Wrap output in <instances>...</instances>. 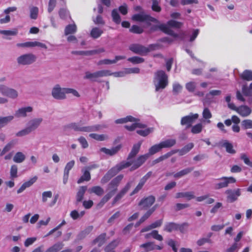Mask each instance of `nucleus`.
I'll return each instance as SVG.
<instances>
[{"label": "nucleus", "instance_id": "obj_1", "mask_svg": "<svg viewBox=\"0 0 252 252\" xmlns=\"http://www.w3.org/2000/svg\"><path fill=\"white\" fill-rule=\"evenodd\" d=\"M182 25V23L173 20L168 21L166 24H161L157 19L143 13V29H146L148 32L159 30L175 38L178 37V34L175 33L169 27L180 28Z\"/></svg>", "mask_w": 252, "mask_h": 252}, {"label": "nucleus", "instance_id": "obj_2", "mask_svg": "<svg viewBox=\"0 0 252 252\" xmlns=\"http://www.w3.org/2000/svg\"><path fill=\"white\" fill-rule=\"evenodd\" d=\"M140 147V142H138V143L134 144L133 146L132 150L127 158V161H123L119 164L120 165V169H123L130 166H131L130 170L132 171L136 169L141 165L142 156H139L136 160H133V158L138 153Z\"/></svg>", "mask_w": 252, "mask_h": 252}, {"label": "nucleus", "instance_id": "obj_3", "mask_svg": "<svg viewBox=\"0 0 252 252\" xmlns=\"http://www.w3.org/2000/svg\"><path fill=\"white\" fill-rule=\"evenodd\" d=\"M154 84L156 92H159L165 89L168 85V76L162 70H158L155 73Z\"/></svg>", "mask_w": 252, "mask_h": 252}, {"label": "nucleus", "instance_id": "obj_4", "mask_svg": "<svg viewBox=\"0 0 252 252\" xmlns=\"http://www.w3.org/2000/svg\"><path fill=\"white\" fill-rule=\"evenodd\" d=\"M128 122H134V123L130 126L126 125L125 127L129 131H133L136 128H139V129L136 130V132L140 135H142V125L140 123H137L136 119L135 118L131 116H128L125 118L117 119L115 121V123L117 124H124Z\"/></svg>", "mask_w": 252, "mask_h": 252}, {"label": "nucleus", "instance_id": "obj_5", "mask_svg": "<svg viewBox=\"0 0 252 252\" xmlns=\"http://www.w3.org/2000/svg\"><path fill=\"white\" fill-rule=\"evenodd\" d=\"M69 127L77 131L92 132L98 131L105 127V126L100 125L83 126L81 123H73L69 124Z\"/></svg>", "mask_w": 252, "mask_h": 252}, {"label": "nucleus", "instance_id": "obj_6", "mask_svg": "<svg viewBox=\"0 0 252 252\" xmlns=\"http://www.w3.org/2000/svg\"><path fill=\"white\" fill-rule=\"evenodd\" d=\"M36 60V56L32 53H27L18 57L16 60L17 63L20 65H28L33 63Z\"/></svg>", "mask_w": 252, "mask_h": 252}, {"label": "nucleus", "instance_id": "obj_7", "mask_svg": "<svg viewBox=\"0 0 252 252\" xmlns=\"http://www.w3.org/2000/svg\"><path fill=\"white\" fill-rule=\"evenodd\" d=\"M123 178V175H120L113 179L108 185L107 190L108 193L114 195L117 190L118 187Z\"/></svg>", "mask_w": 252, "mask_h": 252}, {"label": "nucleus", "instance_id": "obj_8", "mask_svg": "<svg viewBox=\"0 0 252 252\" xmlns=\"http://www.w3.org/2000/svg\"><path fill=\"white\" fill-rule=\"evenodd\" d=\"M0 94L13 99L18 96V92L15 90L4 84H0Z\"/></svg>", "mask_w": 252, "mask_h": 252}, {"label": "nucleus", "instance_id": "obj_9", "mask_svg": "<svg viewBox=\"0 0 252 252\" xmlns=\"http://www.w3.org/2000/svg\"><path fill=\"white\" fill-rule=\"evenodd\" d=\"M219 182L215 184V188L217 189L227 187L229 184L235 183L236 179L232 177H222L219 179Z\"/></svg>", "mask_w": 252, "mask_h": 252}, {"label": "nucleus", "instance_id": "obj_10", "mask_svg": "<svg viewBox=\"0 0 252 252\" xmlns=\"http://www.w3.org/2000/svg\"><path fill=\"white\" fill-rule=\"evenodd\" d=\"M53 97L57 99H63L65 98V88H61L60 85H55L52 91Z\"/></svg>", "mask_w": 252, "mask_h": 252}, {"label": "nucleus", "instance_id": "obj_11", "mask_svg": "<svg viewBox=\"0 0 252 252\" xmlns=\"http://www.w3.org/2000/svg\"><path fill=\"white\" fill-rule=\"evenodd\" d=\"M225 193L227 194V199L229 202H233L236 201L241 195V189H237L235 190L227 189Z\"/></svg>", "mask_w": 252, "mask_h": 252}, {"label": "nucleus", "instance_id": "obj_12", "mask_svg": "<svg viewBox=\"0 0 252 252\" xmlns=\"http://www.w3.org/2000/svg\"><path fill=\"white\" fill-rule=\"evenodd\" d=\"M198 114H190L189 115L185 116L181 119V124L187 125V127H190L191 124L198 118Z\"/></svg>", "mask_w": 252, "mask_h": 252}, {"label": "nucleus", "instance_id": "obj_13", "mask_svg": "<svg viewBox=\"0 0 252 252\" xmlns=\"http://www.w3.org/2000/svg\"><path fill=\"white\" fill-rule=\"evenodd\" d=\"M120 165L119 164L117 165L115 167L112 168L111 170H110L108 173L104 176V177L101 180V184H105L107 182L110 178L116 174L118 172L121 171L122 169H120Z\"/></svg>", "mask_w": 252, "mask_h": 252}, {"label": "nucleus", "instance_id": "obj_14", "mask_svg": "<svg viewBox=\"0 0 252 252\" xmlns=\"http://www.w3.org/2000/svg\"><path fill=\"white\" fill-rule=\"evenodd\" d=\"M42 121L43 119L42 118L33 119L28 122L27 126L32 132L38 127Z\"/></svg>", "mask_w": 252, "mask_h": 252}, {"label": "nucleus", "instance_id": "obj_15", "mask_svg": "<svg viewBox=\"0 0 252 252\" xmlns=\"http://www.w3.org/2000/svg\"><path fill=\"white\" fill-rule=\"evenodd\" d=\"M33 108L31 106L21 107L15 112V116L17 118H24L28 114L32 112Z\"/></svg>", "mask_w": 252, "mask_h": 252}, {"label": "nucleus", "instance_id": "obj_16", "mask_svg": "<svg viewBox=\"0 0 252 252\" xmlns=\"http://www.w3.org/2000/svg\"><path fill=\"white\" fill-rule=\"evenodd\" d=\"M37 177L34 176L30 179L29 181L24 183L20 188L17 190V193H20L23 192L27 188L31 187L37 180Z\"/></svg>", "mask_w": 252, "mask_h": 252}, {"label": "nucleus", "instance_id": "obj_17", "mask_svg": "<svg viewBox=\"0 0 252 252\" xmlns=\"http://www.w3.org/2000/svg\"><path fill=\"white\" fill-rule=\"evenodd\" d=\"M237 112L242 117H247L252 113V110L248 106L242 105L237 108Z\"/></svg>", "mask_w": 252, "mask_h": 252}, {"label": "nucleus", "instance_id": "obj_18", "mask_svg": "<svg viewBox=\"0 0 252 252\" xmlns=\"http://www.w3.org/2000/svg\"><path fill=\"white\" fill-rule=\"evenodd\" d=\"M175 198H185L187 200H190L192 199H194L195 198V196L194 192L193 191L182 192L177 193L175 195Z\"/></svg>", "mask_w": 252, "mask_h": 252}, {"label": "nucleus", "instance_id": "obj_19", "mask_svg": "<svg viewBox=\"0 0 252 252\" xmlns=\"http://www.w3.org/2000/svg\"><path fill=\"white\" fill-rule=\"evenodd\" d=\"M120 148L121 146L119 145L115 147H113L110 149H107L106 148H102L100 150L101 152L104 153L106 155L113 156L116 154L119 151Z\"/></svg>", "mask_w": 252, "mask_h": 252}, {"label": "nucleus", "instance_id": "obj_20", "mask_svg": "<svg viewBox=\"0 0 252 252\" xmlns=\"http://www.w3.org/2000/svg\"><path fill=\"white\" fill-rule=\"evenodd\" d=\"M193 170V168L189 167L185 168L177 173H173L172 175L175 178H180L185 176Z\"/></svg>", "mask_w": 252, "mask_h": 252}, {"label": "nucleus", "instance_id": "obj_21", "mask_svg": "<svg viewBox=\"0 0 252 252\" xmlns=\"http://www.w3.org/2000/svg\"><path fill=\"white\" fill-rule=\"evenodd\" d=\"M155 201V198L153 196H149L143 200V210L145 208L151 207Z\"/></svg>", "mask_w": 252, "mask_h": 252}, {"label": "nucleus", "instance_id": "obj_22", "mask_svg": "<svg viewBox=\"0 0 252 252\" xmlns=\"http://www.w3.org/2000/svg\"><path fill=\"white\" fill-rule=\"evenodd\" d=\"M240 77L243 80L247 81H252V70L249 69L245 70L240 74Z\"/></svg>", "mask_w": 252, "mask_h": 252}, {"label": "nucleus", "instance_id": "obj_23", "mask_svg": "<svg viewBox=\"0 0 252 252\" xmlns=\"http://www.w3.org/2000/svg\"><path fill=\"white\" fill-rule=\"evenodd\" d=\"M63 246L64 244L63 243L58 242L49 248L45 252H58L62 250Z\"/></svg>", "mask_w": 252, "mask_h": 252}, {"label": "nucleus", "instance_id": "obj_24", "mask_svg": "<svg viewBox=\"0 0 252 252\" xmlns=\"http://www.w3.org/2000/svg\"><path fill=\"white\" fill-rule=\"evenodd\" d=\"M157 207V205H155L152 208H145L144 210H143V212H145L144 214L143 215V221L147 220L152 214L156 209Z\"/></svg>", "mask_w": 252, "mask_h": 252}, {"label": "nucleus", "instance_id": "obj_25", "mask_svg": "<svg viewBox=\"0 0 252 252\" xmlns=\"http://www.w3.org/2000/svg\"><path fill=\"white\" fill-rule=\"evenodd\" d=\"M129 49L135 54H140L142 52V45L137 43L131 44L129 46Z\"/></svg>", "mask_w": 252, "mask_h": 252}, {"label": "nucleus", "instance_id": "obj_26", "mask_svg": "<svg viewBox=\"0 0 252 252\" xmlns=\"http://www.w3.org/2000/svg\"><path fill=\"white\" fill-rule=\"evenodd\" d=\"M242 91L245 96H251L252 95V82L249 86L247 85H243L242 87Z\"/></svg>", "mask_w": 252, "mask_h": 252}, {"label": "nucleus", "instance_id": "obj_27", "mask_svg": "<svg viewBox=\"0 0 252 252\" xmlns=\"http://www.w3.org/2000/svg\"><path fill=\"white\" fill-rule=\"evenodd\" d=\"M86 190L87 187L86 186H82L80 187L76 195L77 201L80 202L82 200Z\"/></svg>", "mask_w": 252, "mask_h": 252}, {"label": "nucleus", "instance_id": "obj_28", "mask_svg": "<svg viewBox=\"0 0 252 252\" xmlns=\"http://www.w3.org/2000/svg\"><path fill=\"white\" fill-rule=\"evenodd\" d=\"M178 227V224L173 223V222H169L165 224L164 227V230L168 232H171L174 230H177V228Z\"/></svg>", "mask_w": 252, "mask_h": 252}, {"label": "nucleus", "instance_id": "obj_29", "mask_svg": "<svg viewBox=\"0 0 252 252\" xmlns=\"http://www.w3.org/2000/svg\"><path fill=\"white\" fill-rule=\"evenodd\" d=\"M14 118L13 116H8L6 117H0V128L6 125L11 122Z\"/></svg>", "mask_w": 252, "mask_h": 252}, {"label": "nucleus", "instance_id": "obj_30", "mask_svg": "<svg viewBox=\"0 0 252 252\" xmlns=\"http://www.w3.org/2000/svg\"><path fill=\"white\" fill-rule=\"evenodd\" d=\"M162 149H163V147L161 143L154 145L149 149V154L151 155H154L159 152Z\"/></svg>", "mask_w": 252, "mask_h": 252}, {"label": "nucleus", "instance_id": "obj_31", "mask_svg": "<svg viewBox=\"0 0 252 252\" xmlns=\"http://www.w3.org/2000/svg\"><path fill=\"white\" fill-rule=\"evenodd\" d=\"M194 144L190 143L184 146L182 149L178 151L180 156H183L188 153L191 149L193 148Z\"/></svg>", "mask_w": 252, "mask_h": 252}, {"label": "nucleus", "instance_id": "obj_32", "mask_svg": "<svg viewBox=\"0 0 252 252\" xmlns=\"http://www.w3.org/2000/svg\"><path fill=\"white\" fill-rule=\"evenodd\" d=\"M106 234L102 233L97 237L93 242L94 244H97L99 247L101 246L105 242Z\"/></svg>", "mask_w": 252, "mask_h": 252}, {"label": "nucleus", "instance_id": "obj_33", "mask_svg": "<svg viewBox=\"0 0 252 252\" xmlns=\"http://www.w3.org/2000/svg\"><path fill=\"white\" fill-rule=\"evenodd\" d=\"M39 9L36 6H32L30 8V16L32 19L35 20L37 18Z\"/></svg>", "mask_w": 252, "mask_h": 252}, {"label": "nucleus", "instance_id": "obj_34", "mask_svg": "<svg viewBox=\"0 0 252 252\" xmlns=\"http://www.w3.org/2000/svg\"><path fill=\"white\" fill-rule=\"evenodd\" d=\"M16 141L15 140H12L7 143L5 147L3 148V150H2L0 156H2L3 155H4L6 152L10 151L16 144Z\"/></svg>", "mask_w": 252, "mask_h": 252}, {"label": "nucleus", "instance_id": "obj_35", "mask_svg": "<svg viewBox=\"0 0 252 252\" xmlns=\"http://www.w3.org/2000/svg\"><path fill=\"white\" fill-rule=\"evenodd\" d=\"M103 33V31L98 28H94L92 29L90 34L91 37L94 38H97L101 36Z\"/></svg>", "mask_w": 252, "mask_h": 252}, {"label": "nucleus", "instance_id": "obj_36", "mask_svg": "<svg viewBox=\"0 0 252 252\" xmlns=\"http://www.w3.org/2000/svg\"><path fill=\"white\" fill-rule=\"evenodd\" d=\"M90 193H94L98 196H101L104 193L103 189L100 186H94L89 189Z\"/></svg>", "mask_w": 252, "mask_h": 252}, {"label": "nucleus", "instance_id": "obj_37", "mask_svg": "<svg viewBox=\"0 0 252 252\" xmlns=\"http://www.w3.org/2000/svg\"><path fill=\"white\" fill-rule=\"evenodd\" d=\"M176 140L174 139H167L161 142V144L163 148H169L172 147L176 144Z\"/></svg>", "mask_w": 252, "mask_h": 252}, {"label": "nucleus", "instance_id": "obj_38", "mask_svg": "<svg viewBox=\"0 0 252 252\" xmlns=\"http://www.w3.org/2000/svg\"><path fill=\"white\" fill-rule=\"evenodd\" d=\"M119 241L114 240L110 243L105 249V252H114V249L118 246Z\"/></svg>", "mask_w": 252, "mask_h": 252}, {"label": "nucleus", "instance_id": "obj_39", "mask_svg": "<svg viewBox=\"0 0 252 252\" xmlns=\"http://www.w3.org/2000/svg\"><path fill=\"white\" fill-rule=\"evenodd\" d=\"M77 28L75 24H70L65 27L64 33L65 35L72 34L76 32Z\"/></svg>", "mask_w": 252, "mask_h": 252}, {"label": "nucleus", "instance_id": "obj_40", "mask_svg": "<svg viewBox=\"0 0 252 252\" xmlns=\"http://www.w3.org/2000/svg\"><path fill=\"white\" fill-rule=\"evenodd\" d=\"M26 157L22 152H17L13 158V161L16 163H21L25 159Z\"/></svg>", "mask_w": 252, "mask_h": 252}, {"label": "nucleus", "instance_id": "obj_41", "mask_svg": "<svg viewBox=\"0 0 252 252\" xmlns=\"http://www.w3.org/2000/svg\"><path fill=\"white\" fill-rule=\"evenodd\" d=\"M89 136L92 138L98 141H104L108 138V136L105 134H97L96 133H91Z\"/></svg>", "mask_w": 252, "mask_h": 252}, {"label": "nucleus", "instance_id": "obj_42", "mask_svg": "<svg viewBox=\"0 0 252 252\" xmlns=\"http://www.w3.org/2000/svg\"><path fill=\"white\" fill-rule=\"evenodd\" d=\"M222 146L225 148L226 151L227 153L234 154L236 153V151L233 149V145L231 143L225 141L223 143Z\"/></svg>", "mask_w": 252, "mask_h": 252}, {"label": "nucleus", "instance_id": "obj_43", "mask_svg": "<svg viewBox=\"0 0 252 252\" xmlns=\"http://www.w3.org/2000/svg\"><path fill=\"white\" fill-rule=\"evenodd\" d=\"M84 78L90 79L92 81H97L98 77L96 71L94 73H91L89 71L86 72Z\"/></svg>", "mask_w": 252, "mask_h": 252}, {"label": "nucleus", "instance_id": "obj_44", "mask_svg": "<svg viewBox=\"0 0 252 252\" xmlns=\"http://www.w3.org/2000/svg\"><path fill=\"white\" fill-rule=\"evenodd\" d=\"M152 4L151 8L153 11L157 12H160L161 10V8L159 5V1L158 0H152Z\"/></svg>", "mask_w": 252, "mask_h": 252}, {"label": "nucleus", "instance_id": "obj_45", "mask_svg": "<svg viewBox=\"0 0 252 252\" xmlns=\"http://www.w3.org/2000/svg\"><path fill=\"white\" fill-rule=\"evenodd\" d=\"M202 129L203 125L201 123H199L192 126L191 132L193 134H198L202 131Z\"/></svg>", "mask_w": 252, "mask_h": 252}, {"label": "nucleus", "instance_id": "obj_46", "mask_svg": "<svg viewBox=\"0 0 252 252\" xmlns=\"http://www.w3.org/2000/svg\"><path fill=\"white\" fill-rule=\"evenodd\" d=\"M112 17L113 18V20L115 23H116L117 24L120 23L121 18L117 9H115L112 10Z\"/></svg>", "mask_w": 252, "mask_h": 252}, {"label": "nucleus", "instance_id": "obj_47", "mask_svg": "<svg viewBox=\"0 0 252 252\" xmlns=\"http://www.w3.org/2000/svg\"><path fill=\"white\" fill-rule=\"evenodd\" d=\"M18 31L17 29H14L13 30H0V33L5 35H16L18 34Z\"/></svg>", "mask_w": 252, "mask_h": 252}, {"label": "nucleus", "instance_id": "obj_48", "mask_svg": "<svg viewBox=\"0 0 252 252\" xmlns=\"http://www.w3.org/2000/svg\"><path fill=\"white\" fill-rule=\"evenodd\" d=\"M52 197V192L51 191H44L42 193V202L43 203H46L48 198H51Z\"/></svg>", "mask_w": 252, "mask_h": 252}, {"label": "nucleus", "instance_id": "obj_49", "mask_svg": "<svg viewBox=\"0 0 252 252\" xmlns=\"http://www.w3.org/2000/svg\"><path fill=\"white\" fill-rule=\"evenodd\" d=\"M112 196L113 195H112V194L107 192V194L101 199L100 202L98 203V206L100 207H102L104 204L112 197Z\"/></svg>", "mask_w": 252, "mask_h": 252}, {"label": "nucleus", "instance_id": "obj_50", "mask_svg": "<svg viewBox=\"0 0 252 252\" xmlns=\"http://www.w3.org/2000/svg\"><path fill=\"white\" fill-rule=\"evenodd\" d=\"M154 131V128L143 124V136H146Z\"/></svg>", "mask_w": 252, "mask_h": 252}, {"label": "nucleus", "instance_id": "obj_51", "mask_svg": "<svg viewBox=\"0 0 252 252\" xmlns=\"http://www.w3.org/2000/svg\"><path fill=\"white\" fill-rule=\"evenodd\" d=\"M240 158L243 160L244 162L248 166L252 167V161L250 160L249 157L245 154H242L240 156Z\"/></svg>", "mask_w": 252, "mask_h": 252}, {"label": "nucleus", "instance_id": "obj_52", "mask_svg": "<svg viewBox=\"0 0 252 252\" xmlns=\"http://www.w3.org/2000/svg\"><path fill=\"white\" fill-rule=\"evenodd\" d=\"M93 229V227L90 226L84 230L81 231L78 235V239L80 240L84 238L86 235H87Z\"/></svg>", "mask_w": 252, "mask_h": 252}, {"label": "nucleus", "instance_id": "obj_53", "mask_svg": "<svg viewBox=\"0 0 252 252\" xmlns=\"http://www.w3.org/2000/svg\"><path fill=\"white\" fill-rule=\"evenodd\" d=\"M98 78L112 75L111 71L109 70H101L96 71Z\"/></svg>", "mask_w": 252, "mask_h": 252}, {"label": "nucleus", "instance_id": "obj_54", "mask_svg": "<svg viewBox=\"0 0 252 252\" xmlns=\"http://www.w3.org/2000/svg\"><path fill=\"white\" fill-rule=\"evenodd\" d=\"M10 178L12 179L17 177V167L16 165H13L10 169Z\"/></svg>", "mask_w": 252, "mask_h": 252}, {"label": "nucleus", "instance_id": "obj_55", "mask_svg": "<svg viewBox=\"0 0 252 252\" xmlns=\"http://www.w3.org/2000/svg\"><path fill=\"white\" fill-rule=\"evenodd\" d=\"M151 237H152L153 238L159 241H162L163 240L162 236L158 233V231L157 230H153L151 232H150Z\"/></svg>", "mask_w": 252, "mask_h": 252}, {"label": "nucleus", "instance_id": "obj_56", "mask_svg": "<svg viewBox=\"0 0 252 252\" xmlns=\"http://www.w3.org/2000/svg\"><path fill=\"white\" fill-rule=\"evenodd\" d=\"M74 164H75V161L73 160H72L69 161L68 162H67L65 166V168L64 169V172L69 174L70 170L74 166Z\"/></svg>", "mask_w": 252, "mask_h": 252}, {"label": "nucleus", "instance_id": "obj_57", "mask_svg": "<svg viewBox=\"0 0 252 252\" xmlns=\"http://www.w3.org/2000/svg\"><path fill=\"white\" fill-rule=\"evenodd\" d=\"M31 133V132L30 131V130L29 129V128L27 126L24 129L18 131L16 134V135L18 137H22V136L28 135Z\"/></svg>", "mask_w": 252, "mask_h": 252}, {"label": "nucleus", "instance_id": "obj_58", "mask_svg": "<svg viewBox=\"0 0 252 252\" xmlns=\"http://www.w3.org/2000/svg\"><path fill=\"white\" fill-rule=\"evenodd\" d=\"M202 116L204 119L207 120L212 118V115L208 108H205L202 112Z\"/></svg>", "mask_w": 252, "mask_h": 252}, {"label": "nucleus", "instance_id": "obj_59", "mask_svg": "<svg viewBox=\"0 0 252 252\" xmlns=\"http://www.w3.org/2000/svg\"><path fill=\"white\" fill-rule=\"evenodd\" d=\"M242 125L246 129L252 128V120L250 119L245 120L242 121Z\"/></svg>", "mask_w": 252, "mask_h": 252}, {"label": "nucleus", "instance_id": "obj_60", "mask_svg": "<svg viewBox=\"0 0 252 252\" xmlns=\"http://www.w3.org/2000/svg\"><path fill=\"white\" fill-rule=\"evenodd\" d=\"M186 88L190 92H194L196 88V83L193 82H190L186 84Z\"/></svg>", "mask_w": 252, "mask_h": 252}, {"label": "nucleus", "instance_id": "obj_61", "mask_svg": "<svg viewBox=\"0 0 252 252\" xmlns=\"http://www.w3.org/2000/svg\"><path fill=\"white\" fill-rule=\"evenodd\" d=\"M127 61L134 64H138L142 63V58L137 56H134L128 58Z\"/></svg>", "mask_w": 252, "mask_h": 252}, {"label": "nucleus", "instance_id": "obj_62", "mask_svg": "<svg viewBox=\"0 0 252 252\" xmlns=\"http://www.w3.org/2000/svg\"><path fill=\"white\" fill-rule=\"evenodd\" d=\"M59 14L61 18L63 19H66L69 15L68 11L64 8H61L59 12Z\"/></svg>", "mask_w": 252, "mask_h": 252}, {"label": "nucleus", "instance_id": "obj_63", "mask_svg": "<svg viewBox=\"0 0 252 252\" xmlns=\"http://www.w3.org/2000/svg\"><path fill=\"white\" fill-rule=\"evenodd\" d=\"M82 172L83 173V175L81 176L85 181H88L91 179V175L90 173V171L86 169V168L83 169L82 170Z\"/></svg>", "mask_w": 252, "mask_h": 252}, {"label": "nucleus", "instance_id": "obj_64", "mask_svg": "<svg viewBox=\"0 0 252 252\" xmlns=\"http://www.w3.org/2000/svg\"><path fill=\"white\" fill-rule=\"evenodd\" d=\"M240 246L237 243H234L230 248L227 249L224 252H235L239 249Z\"/></svg>", "mask_w": 252, "mask_h": 252}]
</instances>
